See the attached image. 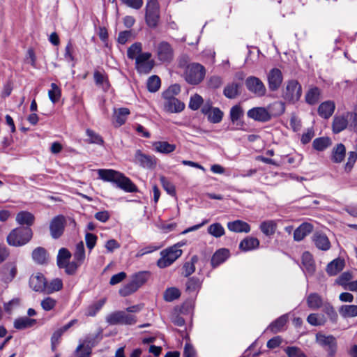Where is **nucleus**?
Listing matches in <instances>:
<instances>
[{
	"label": "nucleus",
	"instance_id": "58",
	"mask_svg": "<svg viewBox=\"0 0 357 357\" xmlns=\"http://www.w3.org/2000/svg\"><path fill=\"white\" fill-rule=\"evenodd\" d=\"M137 289H138L136 287L135 284L131 280L129 283L126 284L119 289V294L121 296L125 297L135 292Z\"/></svg>",
	"mask_w": 357,
	"mask_h": 357
},
{
	"label": "nucleus",
	"instance_id": "20",
	"mask_svg": "<svg viewBox=\"0 0 357 357\" xmlns=\"http://www.w3.org/2000/svg\"><path fill=\"white\" fill-rule=\"evenodd\" d=\"M227 226L229 230L236 233H249L251 229L249 224L241 220L229 222Z\"/></svg>",
	"mask_w": 357,
	"mask_h": 357
},
{
	"label": "nucleus",
	"instance_id": "27",
	"mask_svg": "<svg viewBox=\"0 0 357 357\" xmlns=\"http://www.w3.org/2000/svg\"><path fill=\"white\" fill-rule=\"evenodd\" d=\"M164 107L166 111L171 113L181 112L185 108V105L177 98H172L165 101Z\"/></svg>",
	"mask_w": 357,
	"mask_h": 357
},
{
	"label": "nucleus",
	"instance_id": "12",
	"mask_svg": "<svg viewBox=\"0 0 357 357\" xmlns=\"http://www.w3.org/2000/svg\"><path fill=\"white\" fill-rule=\"evenodd\" d=\"M267 81L271 91H278L283 82L282 71L276 68H272L267 74Z\"/></svg>",
	"mask_w": 357,
	"mask_h": 357
},
{
	"label": "nucleus",
	"instance_id": "37",
	"mask_svg": "<svg viewBox=\"0 0 357 357\" xmlns=\"http://www.w3.org/2000/svg\"><path fill=\"white\" fill-rule=\"evenodd\" d=\"M63 288V281L60 278H54L50 282H46L45 294H50Z\"/></svg>",
	"mask_w": 357,
	"mask_h": 357
},
{
	"label": "nucleus",
	"instance_id": "32",
	"mask_svg": "<svg viewBox=\"0 0 357 357\" xmlns=\"http://www.w3.org/2000/svg\"><path fill=\"white\" fill-rule=\"evenodd\" d=\"M241 85L239 83L232 82L227 84L223 91L224 95L230 99L236 98L240 94V88Z\"/></svg>",
	"mask_w": 357,
	"mask_h": 357
},
{
	"label": "nucleus",
	"instance_id": "3",
	"mask_svg": "<svg viewBox=\"0 0 357 357\" xmlns=\"http://www.w3.org/2000/svg\"><path fill=\"white\" fill-rule=\"evenodd\" d=\"M183 245V243H178L162 250L161 257L157 261L158 266L164 268L172 264L182 255L183 251L180 248Z\"/></svg>",
	"mask_w": 357,
	"mask_h": 357
},
{
	"label": "nucleus",
	"instance_id": "18",
	"mask_svg": "<svg viewBox=\"0 0 357 357\" xmlns=\"http://www.w3.org/2000/svg\"><path fill=\"white\" fill-rule=\"evenodd\" d=\"M130 114L129 109L121 107L119 109H114L112 115V123L115 127H120L123 125L128 115Z\"/></svg>",
	"mask_w": 357,
	"mask_h": 357
},
{
	"label": "nucleus",
	"instance_id": "30",
	"mask_svg": "<svg viewBox=\"0 0 357 357\" xmlns=\"http://www.w3.org/2000/svg\"><path fill=\"white\" fill-rule=\"evenodd\" d=\"M16 222L21 225H26V227L33 224L35 218L34 215L28 211H21L16 215Z\"/></svg>",
	"mask_w": 357,
	"mask_h": 357
},
{
	"label": "nucleus",
	"instance_id": "1",
	"mask_svg": "<svg viewBox=\"0 0 357 357\" xmlns=\"http://www.w3.org/2000/svg\"><path fill=\"white\" fill-rule=\"evenodd\" d=\"M99 178L104 181L112 182L126 192H137L136 185L130 178L126 177L123 174L113 169H100L98 170Z\"/></svg>",
	"mask_w": 357,
	"mask_h": 357
},
{
	"label": "nucleus",
	"instance_id": "34",
	"mask_svg": "<svg viewBox=\"0 0 357 357\" xmlns=\"http://www.w3.org/2000/svg\"><path fill=\"white\" fill-rule=\"evenodd\" d=\"M276 228L277 223L274 220L263 221L259 225V229L261 232L267 236L273 235L276 231Z\"/></svg>",
	"mask_w": 357,
	"mask_h": 357
},
{
	"label": "nucleus",
	"instance_id": "61",
	"mask_svg": "<svg viewBox=\"0 0 357 357\" xmlns=\"http://www.w3.org/2000/svg\"><path fill=\"white\" fill-rule=\"evenodd\" d=\"M80 266L81 264L74 260L72 262L68 261L67 263L64 264V266H61L60 268H65V272L68 275H74L76 273L78 267Z\"/></svg>",
	"mask_w": 357,
	"mask_h": 357
},
{
	"label": "nucleus",
	"instance_id": "5",
	"mask_svg": "<svg viewBox=\"0 0 357 357\" xmlns=\"http://www.w3.org/2000/svg\"><path fill=\"white\" fill-rule=\"evenodd\" d=\"M206 75L205 68L198 63H192L189 64L185 72V79L190 84L197 85L204 78Z\"/></svg>",
	"mask_w": 357,
	"mask_h": 357
},
{
	"label": "nucleus",
	"instance_id": "50",
	"mask_svg": "<svg viewBox=\"0 0 357 357\" xmlns=\"http://www.w3.org/2000/svg\"><path fill=\"white\" fill-rule=\"evenodd\" d=\"M322 307L323 312L327 314L330 320L333 323H336L338 316L333 305L330 303L326 301Z\"/></svg>",
	"mask_w": 357,
	"mask_h": 357
},
{
	"label": "nucleus",
	"instance_id": "35",
	"mask_svg": "<svg viewBox=\"0 0 357 357\" xmlns=\"http://www.w3.org/2000/svg\"><path fill=\"white\" fill-rule=\"evenodd\" d=\"M346 153V149L344 144H338L333 149L332 160L334 162L340 163L343 161Z\"/></svg>",
	"mask_w": 357,
	"mask_h": 357
},
{
	"label": "nucleus",
	"instance_id": "11",
	"mask_svg": "<svg viewBox=\"0 0 357 357\" xmlns=\"http://www.w3.org/2000/svg\"><path fill=\"white\" fill-rule=\"evenodd\" d=\"M151 54L144 52L136 57V69L139 73L148 74L151 72L154 66V61L151 60Z\"/></svg>",
	"mask_w": 357,
	"mask_h": 357
},
{
	"label": "nucleus",
	"instance_id": "44",
	"mask_svg": "<svg viewBox=\"0 0 357 357\" xmlns=\"http://www.w3.org/2000/svg\"><path fill=\"white\" fill-rule=\"evenodd\" d=\"M320 98V90L317 87H313L308 90L305 95V101L310 105L316 104Z\"/></svg>",
	"mask_w": 357,
	"mask_h": 357
},
{
	"label": "nucleus",
	"instance_id": "36",
	"mask_svg": "<svg viewBox=\"0 0 357 357\" xmlns=\"http://www.w3.org/2000/svg\"><path fill=\"white\" fill-rule=\"evenodd\" d=\"M202 286V281L195 277L190 278L185 284V291L189 294H196Z\"/></svg>",
	"mask_w": 357,
	"mask_h": 357
},
{
	"label": "nucleus",
	"instance_id": "59",
	"mask_svg": "<svg viewBox=\"0 0 357 357\" xmlns=\"http://www.w3.org/2000/svg\"><path fill=\"white\" fill-rule=\"evenodd\" d=\"M92 351L88 347H84V344H79L75 351V357H90Z\"/></svg>",
	"mask_w": 357,
	"mask_h": 357
},
{
	"label": "nucleus",
	"instance_id": "42",
	"mask_svg": "<svg viewBox=\"0 0 357 357\" xmlns=\"http://www.w3.org/2000/svg\"><path fill=\"white\" fill-rule=\"evenodd\" d=\"M287 321V315H282L272 322L269 326L268 329L273 332V333H279L282 331V328L284 326Z\"/></svg>",
	"mask_w": 357,
	"mask_h": 357
},
{
	"label": "nucleus",
	"instance_id": "26",
	"mask_svg": "<svg viewBox=\"0 0 357 357\" xmlns=\"http://www.w3.org/2000/svg\"><path fill=\"white\" fill-rule=\"evenodd\" d=\"M259 246V241L257 238L247 236L241 241L239 249L243 252H248L258 248Z\"/></svg>",
	"mask_w": 357,
	"mask_h": 357
},
{
	"label": "nucleus",
	"instance_id": "40",
	"mask_svg": "<svg viewBox=\"0 0 357 357\" xmlns=\"http://www.w3.org/2000/svg\"><path fill=\"white\" fill-rule=\"evenodd\" d=\"M331 144V139L328 137H322L316 138L312 143L313 148L318 151H322L330 146Z\"/></svg>",
	"mask_w": 357,
	"mask_h": 357
},
{
	"label": "nucleus",
	"instance_id": "24",
	"mask_svg": "<svg viewBox=\"0 0 357 357\" xmlns=\"http://www.w3.org/2000/svg\"><path fill=\"white\" fill-rule=\"evenodd\" d=\"M335 109V105L333 101L323 102L318 107L319 115L324 119L330 118Z\"/></svg>",
	"mask_w": 357,
	"mask_h": 357
},
{
	"label": "nucleus",
	"instance_id": "41",
	"mask_svg": "<svg viewBox=\"0 0 357 357\" xmlns=\"http://www.w3.org/2000/svg\"><path fill=\"white\" fill-rule=\"evenodd\" d=\"M271 114V118L282 114L285 111V105L282 101H276L267 107Z\"/></svg>",
	"mask_w": 357,
	"mask_h": 357
},
{
	"label": "nucleus",
	"instance_id": "13",
	"mask_svg": "<svg viewBox=\"0 0 357 357\" xmlns=\"http://www.w3.org/2000/svg\"><path fill=\"white\" fill-rule=\"evenodd\" d=\"M156 54L160 61L169 62L174 57V50L169 43L162 41L156 47Z\"/></svg>",
	"mask_w": 357,
	"mask_h": 357
},
{
	"label": "nucleus",
	"instance_id": "7",
	"mask_svg": "<svg viewBox=\"0 0 357 357\" xmlns=\"http://www.w3.org/2000/svg\"><path fill=\"white\" fill-rule=\"evenodd\" d=\"M302 95V86L296 79L287 82L285 89L283 90V98L289 102L295 103L298 101Z\"/></svg>",
	"mask_w": 357,
	"mask_h": 357
},
{
	"label": "nucleus",
	"instance_id": "45",
	"mask_svg": "<svg viewBox=\"0 0 357 357\" xmlns=\"http://www.w3.org/2000/svg\"><path fill=\"white\" fill-rule=\"evenodd\" d=\"M198 259L197 256H192L190 261L185 262L183 266L182 275L188 277L195 271V264Z\"/></svg>",
	"mask_w": 357,
	"mask_h": 357
},
{
	"label": "nucleus",
	"instance_id": "38",
	"mask_svg": "<svg viewBox=\"0 0 357 357\" xmlns=\"http://www.w3.org/2000/svg\"><path fill=\"white\" fill-rule=\"evenodd\" d=\"M340 315L344 318L357 317V305H343L339 308Z\"/></svg>",
	"mask_w": 357,
	"mask_h": 357
},
{
	"label": "nucleus",
	"instance_id": "57",
	"mask_svg": "<svg viewBox=\"0 0 357 357\" xmlns=\"http://www.w3.org/2000/svg\"><path fill=\"white\" fill-rule=\"evenodd\" d=\"M229 114L231 121L234 123L243 116V110L240 105H236L231 108Z\"/></svg>",
	"mask_w": 357,
	"mask_h": 357
},
{
	"label": "nucleus",
	"instance_id": "28",
	"mask_svg": "<svg viewBox=\"0 0 357 357\" xmlns=\"http://www.w3.org/2000/svg\"><path fill=\"white\" fill-rule=\"evenodd\" d=\"M154 150L158 153L168 154L175 151L176 145L166 141H158L153 144Z\"/></svg>",
	"mask_w": 357,
	"mask_h": 357
},
{
	"label": "nucleus",
	"instance_id": "46",
	"mask_svg": "<svg viewBox=\"0 0 357 357\" xmlns=\"http://www.w3.org/2000/svg\"><path fill=\"white\" fill-rule=\"evenodd\" d=\"M106 299L102 298L92 305H89L85 311V315L87 317H94L97 312L102 307L105 303Z\"/></svg>",
	"mask_w": 357,
	"mask_h": 357
},
{
	"label": "nucleus",
	"instance_id": "60",
	"mask_svg": "<svg viewBox=\"0 0 357 357\" xmlns=\"http://www.w3.org/2000/svg\"><path fill=\"white\" fill-rule=\"evenodd\" d=\"M86 135L89 137V141L91 144H96L102 145L104 142L102 137L93 130L87 129L86 131Z\"/></svg>",
	"mask_w": 357,
	"mask_h": 357
},
{
	"label": "nucleus",
	"instance_id": "51",
	"mask_svg": "<svg viewBox=\"0 0 357 357\" xmlns=\"http://www.w3.org/2000/svg\"><path fill=\"white\" fill-rule=\"evenodd\" d=\"M149 275L148 272H139L132 276V281L136 287L139 289L147 281Z\"/></svg>",
	"mask_w": 357,
	"mask_h": 357
},
{
	"label": "nucleus",
	"instance_id": "25",
	"mask_svg": "<svg viewBox=\"0 0 357 357\" xmlns=\"http://www.w3.org/2000/svg\"><path fill=\"white\" fill-rule=\"evenodd\" d=\"M308 307L311 310H316L322 307L325 303L322 297L317 293H311L306 298Z\"/></svg>",
	"mask_w": 357,
	"mask_h": 357
},
{
	"label": "nucleus",
	"instance_id": "22",
	"mask_svg": "<svg viewBox=\"0 0 357 357\" xmlns=\"http://www.w3.org/2000/svg\"><path fill=\"white\" fill-rule=\"evenodd\" d=\"M344 264L345 262L343 259L336 258L327 265L326 271L331 276L336 275L342 271Z\"/></svg>",
	"mask_w": 357,
	"mask_h": 357
},
{
	"label": "nucleus",
	"instance_id": "21",
	"mask_svg": "<svg viewBox=\"0 0 357 357\" xmlns=\"http://www.w3.org/2000/svg\"><path fill=\"white\" fill-rule=\"evenodd\" d=\"M302 265L305 274L312 275L315 272V264L312 255L309 252L302 255Z\"/></svg>",
	"mask_w": 357,
	"mask_h": 357
},
{
	"label": "nucleus",
	"instance_id": "8",
	"mask_svg": "<svg viewBox=\"0 0 357 357\" xmlns=\"http://www.w3.org/2000/svg\"><path fill=\"white\" fill-rule=\"evenodd\" d=\"M160 20V8L156 0H150L146 7L145 20L151 28H155Z\"/></svg>",
	"mask_w": 357,
	"mask_h": 357
},
{
	"label": "nucleus",
	"instance_id": "6",
	"mask_svg": "<svg viewBox=\"0 0 357 357\" xmlns=\"http://www.w3.org/2000/svg\"><path fill=\"white\" fill-rule=\"evenodd\" d=\"M315 342L327 352L329 357H333L335 355L337 342L333 335L319 332L315 335Z\"/></svg>",
	"mask_w": 357,
	"mask_h": 357
},
{
	"label": "nucleus",
	"instance_id": "43",
	"mask_svg": "<svg viewBox=\"0 0 357 357\" xmlns=\"http://www.w3.org/2000/svg\"><path fill=\"white\" fill-rule=\"evenodd\" d=\"M307 322L314 326H324L326 322L325 316L322 314L311 313L307 318Z\"/></svg>",
	"mask_w": 357,
	"mask_h": 357
},
{
	"label": "nucleus",
	"instance_id": "47",
	"mask_svg": "<svg viewBox=\"0 0 357 357\" xmlns=\"http://www.w3.org/2000/svg\"><path fill=\"white\" fill-rule=\"evenodd\" d=\"M207 231L209 234L215 238H220L225 233L224 227L220 223L218 222L211 225L208 227Z\"/></svg>",
	"mask_w": 357,
	"mask_h": 357
},
{
	"label": "nucleus",
	"instance_id": "52",
	"mask_svg": "<svg viewBox=\"0 0 357 357\" xmlns=\"http://www.w3.org/2000/svg\"><path fill=\"white\" fill-rule=\"evenodd\" d=\"M71 257L70 252L66 248H61L59 250L57 255V265L60 268L61 266H64V264L69 261Z\"/></svg>",
	"mask_w": 357,
	"mask_h": 357
},
{
	"label": "nucleus",
	"instance_id": "10",
	"mask_svg": "<svg viewBox=\"0 0 357 357\" xmlns=\"http://www.w3.org/2000/svg\"><path fill=\"white\" fill-rule=\"evenodd\" d=\"M247 89L257 97H263L266 93V88L263 82L255 76H249L245 81Z\"/></svg>",
	"mask_w": 357,
	"mask_h": 357
},
{
	"label": "nucleus",
	"instance_id": "53",
	"mask_svg": "<svg viewBox=\"0 0 357 357\" xmlns=\"http://www.w3.org/2000/svg\"><path fill=\"white\" fill-rule=\"evenodd\" d=\"M142 44L140 43H135L132 44L127 50V56L130 59H135L136 57L142 54Z\"/></svg>",
	"mask_w": 357,
	"mask_h": 357
},
{
	"label": "nucleus",
	"instance_id": "19",
	"mask_svg": "<svg viewBox=\"0 0 357 357\" xmlns=\"http://www.w3.org/2000/svg\"><path fill=\"white\" fill-rule=\"evenodd\" d=\"M312 241L319 250L326 251L331 248V242L328 238L321 232H315L312 236Z\"/></svg>",
	"mask_w": 357,
	"mask_h": 357
},
{
	"label": "nucleus",
	"instance_id": "16",
	"mask_svg": "<svg viewBox=\"0 0 357 357\" xmlns=\"http://www.w3.org/2000/svg\"><path fill=\"white\" fill-rule=\"evenodd\" d=\"M47 280L40 273H36L30 277L29 286L35 291L45 293Z\"/></svg>",
	"mask_w": 357,
	"mask_h": 357
},
{
	"label": "nucleus",
	"instance_id": "29",
	"mask_svg": "<svg viewBox=\"0 0 357 357\" xmlns=\"http://www.w3.org/2000/svg\"><path fill=\"white\" fill-rule=\"evenodd\" d=\"M32 258L33 261L38 264H45L48 261V255L45 248L38 247L32 252Z\"/></svg>",
	"mask_w": 357,
	"mask_h": 357
},
{
	"label": "nucleus",
	"instance_id": "56",
	"mask_svg": "<svg viewBox=\"0 0 357 357\" xmlns=\"http://www.w3.org/2000/svg\"><path fill=\"white\" fill-rule=\"evenodd\" d=\"M61 93L60 88L55 83H52L51 89L48 91V96L50 100L53 103L56 102L61 97Z\"/></svg>",
	"mask_w": 357,
	"mask_h": 357
},
{
	"label": "nucleus",
	"instance_id": "64",
	"mask_svg": "<svg viewBox=\"0 0 357 357\" xmlns=\"http://www.w3.org/2000/svg\"><path fill=\"white\" fill-rule=\"evenodd\" d=\"M284 351L288 357H305L306 355L297 347H287Z\"/></svg>",
	"mask_w": 357,
	"mask_h": 357
},
{
	"label": "nucleus",
	"instance_id": "48",
	"mask_svg": "<svg viewBox=\"0 0 357 357\" xmlns=\"http://www.w3.org/2000/svg\"><path fill=\"white\" fill-rule=\"evenodd\" d=\"M74 260L79 264H82L85 259V250L84 243L82 241L79 242L76 245L75 251L74 252Z\"/></svg>",
	"mask_w": 357,
	"mask_h": 357
},
{
	"label": "nucleus",
	"instance_id": "4",
	"mask_svg": "<svg viewBox=\"0 0 357 357\" xmlns=\"http://www.w3.org/2000/svg\"><path fill=\"white\" fill-rule=\"evenodd\" d=\"M32 238V231L29 227H17L13 229L7 236V242L11 246H22Z\"/></svg>",
	"mask_w": 357,
	"mask_h": 357
},
{
	"label": "nucleus",
	"instance_id": "2",
	"mask_svg": "<svg viewBox=\"0 0 357 357\" xmlns=\"http://www.w3.org/2000/svg\"><path fill=\"white\" fill-rule=\"evenodd\" d=\"M349 129L350 131H357V113L347 112L334 116L332 122V130L335 134Z\"/></svg>",
	"mask_w": 357,
	"mask_h": 357
},
{
	"label": "nucleus",
	"instance_id": "15",
	"mask_svg": "<svg viewBox=\"0 0 357 357\" xmlns=\"http://www.w3.org/2000/svg\"><path fill=\"white\" fill-rule=\"evenodd\" d=\"M65 218L63 215L54 217L50 225L51 236L54 238H59L64 230Z\"/></svg>",
	"mask_w": 357,
	"mask_h": 357
},
{
	"label": "nucleus",
	"instance_id": "49",
	"mask_svg": "<svg viewBox=\"0 0 357 357\" xmlns=\"http://www.w3.org/2000/svg\"><path fill=\"white\" fill-rule=\"evenodd\" d=\"M223 115V112L218 107H213L207 115V119L212 123H218L222 121Z\"/></svg>",
	"mask_w": 357,
	"mask_h": 357
},
{
	"label": "nucleus",
	"instance_id": "63",
	"mask_svg": "<svg viewBox=\"0 0 357 357\" xmlns=\"http://www.w3.org/2000/svg\"><path fill=\"white\" fill-rule=\"evenodd\" d=\"M160 183L165 190L170 195H175L176 190L174 185L169 182L165 176L160 177Z\"/></svg>",
	"mask_w": 357,
	"mask_h": 357
},
{
	"label": "nucleus",
	"instance_id": "55",
	"mask_svg": "<svg viewBox=\"0 0 357 357\" xmlns=\"http://www.w3.org/2000/svg\"><path fill=\"white\" fill-rule=\"evenodd\" d=\"M181 295L180 291L176 287H170L165 290L164 298L166 301L171 302L178 298Z\"/></svg>",
	"mask_w": 357,
	"mask_h": 357
},
{
	"label": "nucleus",
	"instance_id": "39",
	"mask_svg": "<svg viewBox=\"0 0 357 357\" xmlns=\"http://www.w3.org/2000/svg\"><path fill=\"white\" fill-rule=\"evenodd\" d=\"M95 82L97 85L101 86L104 90H107L109 87L107 75L105 73L95 71L93 74Z\"/></svg>",
	"mask_w": 357,
	"mask_h": 357
},
{
	"label": "nucleus",
	"instance_id": "54",
	"mask_svg": "<svg viewBox=\"0 0 357 357\" xmlns=\"http://www.w3.org/2000/svg\"><path fill=\"white\" fill-rule=\"evenodd\" d=\"M160 87V79L157 75L151 76L147 81V88L150 92H156Z\"/></svg>",
	"mask_w": 357,
	"mask_h": 357
},
{
	"label": "nucleus",
	"instance_id": "9",
	"mask_svg": "<svg viewBox=\"0 0 357 357\" xmlns=\"http://www.w3.org/2000/svg\"><path fill=\"white\" fill-rule=\"evenodd\" d=\"M106 321L109 325H132L136 323V318L135 316L127 314L123 311H116L108 314L106 317Z\"/></svg>",
	"mask_w": 357,
	"mask_h": 357
},
{
	"label": "nucleus",
	"instance_id": "33",
	"mask_svg": "<svg viewBox=\"0 0 357 357\" xmlns=\"http://www.w3.org/2000/svg\"><path fill=\"white\" fill-rule=\"evenodd\" d=\"M229 256V250L227 249H220L215 252L211 259V265L213 267L219 266L223 263Z\"/></svg>",
	"mask_w": 357,
	"mask_h": 357
},
{
	"label": "nucleus",
	"instance_id": "17",
	"mask_svg": "<svg viewBox=\"0 0 357 357\" xmlns=\"http://www.w3.org/2000/svg\"><path fill=\"white\" fill-rule=\"evenodd\" d=\"M135 162L145 168H152L155 165L153 156L144 154L140 150H137L135 152Z\"/></svg>",
	"mask_w": 357,
	"mask_h": 357
},
{
	"label": "nucleus",
	"instance_id": "31",
	"mask_svg": "<svg viewBox=\"0 0 357 357\" xmlns=\"http://www.w3.org/2000/svg\"><path fill=\"white\" fill-rule=\"evenodd\" d=\"M36 323V320L34 319H30L27 317H22L16 319L14 321V328L17 330H24L28 328L32 327Z\"/></svg>",
	"mask_w": 357,
	"mask_h": 357
},
{
	"label": "nucleus",
	"instance_id": "62",
	"mask_svg": "<svg viewBox=\"0 0 357 357\" xmlns=\"http://www.w3.org/2000/svg\"><path fill=\"white\" fill-rule=\"evenodd\" d=\"M203 102L204 100L200 95L195 94L190 98L189 107L194 111L197 110L203 104Z\"/></svg>",
	"mask_w": 357,
	"mask_h": 357
},
{
	"label": "nucleus",
	"instance_id": "14",
	"mask_svg": "<svg viewBox=\"0 0 357 357\" xmlns=\"http://www.w3.org/2000/svg\"><path fill=\"white\" fill-rule=\"evenodd\" d=\"M249 118L259 122H267L271 119V114L267 107H256L248 111Z\"/></svg>",
	"mask_w": 357,
	"mask_h": 357
},
{
	"label": "nucleus",
	"instance_id": "23",
	"mask_svg": "<svg viewBox=\"0 0 357 357\" xmlns=\"http://www.w3.org/2000/svg\"><path fill=\"white\" fill-rule=\"evenodd\" d=\"M313 229L312 225L308 222L302 223L297 227L294 232V239L296 241H301L304 238L312 232Z\"/></svg>",
	"mask_w": 357,
	"mask_h": 357
}]
</instances>
